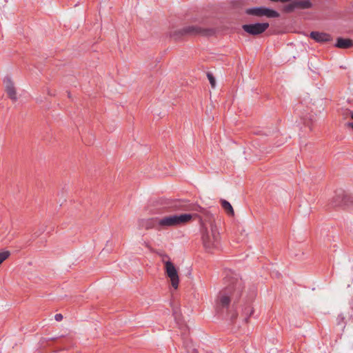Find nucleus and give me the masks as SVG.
Listing matches in <instances>:
<instances>
[{
    "instance_id": "nucleus-18",
    "label": "nucleus",
    "mask_w": 353,
    "mask_h": 353,
    "mask_svg": "<svg viewBox=\"0 0 353 353\" xmlns=\"http://www.w3.org/2000/svg\"><path fill=\"white\" fill-rule=\"evenodd\" d=\"M56 321H59L63 319V316L61 314H57L54 316Z\"/></svg>"
},
{
    "instance_id": "nucleus-11",
    "label": "nucleus",
    "mask_w": 353,
    "mask_h": 353,
    "mask_svg": "<svg viewBox=\"0 0 353 353\" xmlns=\"http://www.w3.org/2000/svg\"><path fill=\"white\" fill-rule=\"evenodd\" d=\"M294 5L297 8L305 9L310 8L312 4L308 0H296Z\"/></svg>"
},
{
    "instance_id": "nucleus-19",
    "label": "nucleus",
    "mask_w": 353,
    "mask_h": 353,
    "mask_svg": "<svg viewBox=\"0 0 353 353\" xmlns=\"http://www.w3.org/2000/svg\"><path fill=\"white\" fill-rule=\"evenodd\" d=\"M334 202H335V205L337 206V205H341V203L340 202H338L336 201V200H334Z\"/></svg>"
},
{
    "instance_id": "nucleus-7",
    "label": "nucleus",
    "mask_w": 353,
    "mask_h": 353,
    "mask_svg": "<svg viewBox=\"0 0 353 353\" xmlns=\"http://www.w3.org/2000/svg\"><path fill=\"white\" fill-rule=\"evenodd\" d=\"M269 27L268 23L243 25V29L248 33L256 35L263 33Z\"/></svg>"
},
{
    "instance_id": "nucleus-1",
    "label": "nucleus",
    "mask_w": 353,
    "mask_h": 353,
    "mask_svg": "<svg viewBox=\"0 0 353 353\" xmlns=\"http://www.w3.org/2000/svg\"><path fill=\"white\" fill-rule=\"evenodd\" d=\"M225 283L227 285L219 292L216 302L218 310L227 307L231 301L237 302L244 288L242 280L233 273L226 276Z\"/></svg>"
},
{
    "instance_id": "nucleus-2",
    "label": "nucleus",
    "mask_w": 353,
    "mask_h": 353,
    "mask_svg": "<svg viewBox=\"0 0 353 353\" xmlns=\"http://www.w3.org/2000/svg\"><path fill=\"white\" fill-rule=\"evenodd\" d=\"M202 241L205 250L210 252L218 248L220 236L212 216L202 221Z\"/></svg>"
},
{
    "instance_id": "nucleus-9",
    "label": "nucleus",
    "mask_w": 353,
    "mask_h": 353,
    "mask_svg": "<svg viewBox=\"0 0 353 353\" xmlns=\"http://www.w3.org/2000/svg\"><path fill=\"white\" fill-rule=\"evenodd\" d=\"M310 37L317 42H327L332 39L330 34L324 32H312Z\"/></svg>"
},
{
    "instance_id": "nucleus-8",
    "label": "nucleus",
    "mask_w": 353,
    "mask_h": 353,
    "mask_svg": "<svg viewBox=\"0 0 353 353\" xmlns=\"http://www.w3.org/2000/svg\"><path fill=\"white\" fill-rule=\"evenodd\" d=\"M5 90L8 97L13 101L17 100V92L14 83L10 77H6L3 81Z\"/></svg>"
},
{
    "instance_id": "nucleus-14",
    "label": "nucleus",
    "mask_w": 353,
    "mask_h": 353,
    "mask_svg": "<svg viewBox=\"0 0 353 353\" xmlns=\"http://www.w3.org/2000/svg\"><path fill=\"white\" fill-rule=\"evenodd\" d=\"M174 210H187L188 208L185 205L182 204L181 202H176L172 207Z\"/></svg>"
},
{
    "instance_id": "nucleus-13",
    "label": "nucleus",
    "mask_w": 353,
    "mask_h": 353,
    "mask_svg": "<svg viewBox=\"0 0 353 353\" xmlns=\"http://www.w3.org/2000/svg\"><path fill=\"white\" fill-rule=\"evenodd\" d=\"M141 224L145 229L148 230L150 228L156 227L157 228V222L156 219H145L141 221Z\"/></svg>"
},
{
    "instance_id": "nucleus-16",
    "label": "nucleus",
    "mask_w": 353,
    "mask_h": 353,
    "mask_svg": "<svg viewBox=\"0 0 353 353\" xmlns=\"http://www.w3.org/2000/svg\"><path fill=\"white\" fill-rule=\"evenodd\" d=\"M294 8H296V6L294 5V1L292 2L289 5H287L284 7V10L287 12H292Z\"/></svg>"
},
{
    "instance_id": "nucleus-17",
    "label": "nucleus",
    "mask_w": 353,
    "mask_h": 353,
    "mask_svg": "<svg viewBox=\"0 0 353 353\" xmlns=\"http://www.w3.org/2000/svg\"><path fill=\"white\" fill-rule=\"evenodd\" d=\"M207 76H208V80H209V81L210 83L211 86L212 88H214L215 85H216V81H215L214 77L210 73H208Z\"/></svg>"
},
{
    "instance_id": "nucleus-5",
    "label": "nucleus",
    "mask_w": 353,
    "mask_h": 353,
    "mask_svg": "<svg viewBox=\"0 0 353 353\" xmlns=\"http://www.w3.org/2000/svg\"><path fill=\"white\" fill-rule=\"evenodd\" d=\"M164 268L166 275L170 279L172 286L174 289H177L179 283V278L176 267L172 262L168 261L164 262Z\"/></svg>"
},
{
    "instance_id": "nucleus-12",
    "label": "nucleus",
    "mask_w": 353,
    "mask_h": 353,
    "mask_svg": "<svg viewBox=\"0 0 353 353\" xmlns=\"http://www.w3.org/2000/svg\"><path fill=\"white\" fill-rule=\"evenodd\" d=\"M221 205H222L223 208L225 210V212L229 215H231V216L234 215V210H233L231 204L228 201H227L225 200H222Z\"/></svg>"
},
{
    "instance_id": "nucleus-15",
    "label": "nucleus",
    "mask_w": 353,
    "mask_h": 353,
    "mask_svg": "<svg viewBox=\"0 0 353 353\" xmlns=\"http://www.w3.org/2000/svg\"><path fill=\"white\" fill-rule=\"evenodd\" d=\"M10 255V252L9 251H4L2 252H0V265L6 260L7 259L9 256Z\"/></svg>"
},
{
    "instance_id": "nucleus-6",
    "label": "nucleus",
    "mask_w": 353,
    "mask_h": 353,
    "mask_svg": "<svg viewBox=\"0 0 353 353\" xmlns=\"http://www.w3.org/2000/svg\"><path fill=\"white\" fill-rule=\"evenodd\" d=\"M245 12L250 15H254L256 17L265 16L270 18H275L279 16V14L275 10L265 7L248 8L246 10Z\"/></svg>"
},
{
    "instance_id": "nucleus-4",
    "label": "nucleus",
    "mask_w": 353,
    "mask_h": 353,
    "mask_svg": "<svg viewBox=\"0 0 353 353\" xmlns=\"http://www.w3.org/2000/svg\"><path fill=\"white\" fill-rule=\"evenodd\" d=\"M214 30L203 28L197 26H187L180 29L175 30L170 32V37L178 40L184 36H210L214 34Z\"/></svg>"
},
{
    "instance_id": "nucleus-3",
    "label": "nucleus",
    "mask_w": 353,
    "mask_h": 353,
    "mask_svg": "<svg viewBox=\"0 0 353 353\" xmlns=\"http://www.w3.org/2000/svg\"><path fill=\"white\" fill-rule=\"evenodd\" d=\"M192 219L190 214H172L156 219L157 229L165 230L169 228H176L183 225Z\"/></svg>"
},
{
    "instance_id": "nucleus-10",
    "label": "nucleus",
    "mask_w": 353,
    "mask_h": 353,
    "mask_svg": "<svg viewBox=\"0 0 353 353\" xmlns=\"http://www.w3.org/2000/svg\"><path fill=\"white\" fill-rule=\"evenodd\" d=\"M335 46L339 48H350L353 46V41L350 39L339 38Z\"/></svg>"
},
{
    "instance_id": "nucleus-20",
    "label": "nucleus",
    "mask_w": 353,
    "mask_h": 353,
    "mask_svg": "<svg viewBox=\"0 0 353 353\" xmlns=\"http://www.w3.org/2000/svg\"><path fill=\"white\" fill-rule=\"evenodd\" d=\"M350 117H351V118L353 119V112H351V114H350Z\"/></svg>"
}]
</instances>
